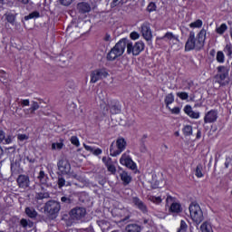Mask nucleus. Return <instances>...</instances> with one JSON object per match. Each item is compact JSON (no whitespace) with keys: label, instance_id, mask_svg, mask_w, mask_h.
<instances>
[{"label":"nucleus","instance_id":"nucleus-1","mask_svg":"<svg viewBox=\"0 0 232 232\" xmlns=\"http://www.w3.org/2000/svg\"><path fill=\"white\" fill-rule=\"evenodd\" d=\"M126 50V39L120 40L107 53V61H115L122 56Z\"/></svg>","mask_w":232,"mask_h":232},{"label":"nucleus","instance_id":"nucleus-2","mask_svg":"<svg viewBox=\"0 0 232 232\" xmlns=\"http://www.w3.org/2000/svg\"><path fill=\"white\" fill-rule=\"evenodd\" d=\"M128 142L124 138H118L115 142H112L110 148L111 157H118L126 150Z\"/></svg>","mask_w":232,"mask_h":232},{"label":"nucleus","instance_id":"nucleus-3","mask_svg":"<svg viewBox=\"0 0 232 232\" xmlns=\"http://www.w3.org/2000/svg\"><path fill=\"white\" fill-rule=\"evenodd\" d=\"M188 209L191 220L198 226L201 224L202 220H204V213L202 212V208H200V205L198 203H191Z\"/></svg>","mask_w":232,"mask_h":232},{"label":"nucleus","instance_id":"nucleus-4","mask_svg":"<svg viewBox=\"0 0 232 232\" xmlns=\"http://www.w3.org/2000/svg\"><path fill=\"white\" fill-rule=\"evenodd\" d=\"M229 68L226 66L218 67V74L216 75V79L221 86H226V84H229Z\"/></svg>","mask_w":232,"mask_h":232},{"label":"nucleus","instance_id":"nucleus-5","mask_svg":"<svg viewBox=\"0 0 232 232\" xmlns=\"http://www.w3.org/2000/svg\"><path fill=\"white\" fill-rule=\"evenodd\" d=\"M127 53H132V55H140V52L144 50V43L137 42L133 44L131 42L126 40Z\"/></svg>","mask_w":232,"mask_h":232},{"label":"nucleus","instance_id":"nucleus-6","mask_svg":"<svg viewBox=\"0 0 232 232\" xmlns=\"http://www.w3.org/2000/svg\"><path fill=\"white\" fill-rule=\"evenodd\" d=\"M109 76L110 73L106 69H96L91 72V82L95 84V82H98V81H102V79H106Z\"/></svg>","mask_w":232,"mask_h":232},{"label":"nucleus","instance_id":"nucleus-7","mask_svg":"<svg viewBox=\"0 0 232 232\" xmlns=\"http://www.w3.org/2000/svg\"><path fill=\"white\" fill-rule=\"evenodd\" d=\"M167 206H169V213H182V205L175 198L168 196L166 198Z\"/></svg>","mask_w":232,"mask_h":232},{"label":"nucleus","instance_id":"nucleus-8","mask_svg":"<svg viewBox=\"0 0 232 232\" xmlns=\"http://www.w3.org/2000/svg\"><path fill=\"white\" fill-rule=\"evenodd\" d=\"M120 164H121V166L129 168V169H137V163L133 160H131V156H130V151H126L121 155V157L120 158Z\"/></svg>","mask_w":232,"mask_h":232},{"label":"nucleus","instance_id":"nucleus-9","mask_svg":"<svg viewBox=\"0 0 232 232\" xmlns=\"http://www.w3.org/2000/svg\"><path fill=\"white\" fill-rule=\"evenodd\" d=\"M195 48H202V47L198 44V42L195 37V32L190 31L188 34V38L185 44V52H191V50H195Z\"/></svg>","mask_w":232,"mask_h":232},{"label":"nucleus","instance_id":"nucleus-10","mask_svg":"<svg viewBox=\"0 0 232 232\" xmlns=\"http://www.w3.org/2000/svg\"><path fill=\"white\" fill-rule=\"evenodd\" d=\"M69 215L72 220H82L86 217V208L76 207L70 211Z\"/></svg>","mask_w":232,"mask_h":232},{"label":"nucleus","instance_id":"nucleus-11","mask_svg":"<svg viewBox=\"0 0 232 232\" xmlns=\"http://www.w3.org/2000/svg\"><path fill=\"white\" fill-rule=\"evenodd\" d=\"M44 211L49 213V215H55L61 211V204L57 201H48L45 204Z\"/></svg>","mask_w":232,"mask_h":232},{"label":"nucleus","instance_id":"nucleus-12","mask_svg":"<svg viewBox=\"0 0 232 232\" xmlns=\"http://www.w3.org/2000/svg\"><path fill=\"white\" fill-rule=\"evenodd\" d=\"M218 119V111L210 110L205 114L204 122L205 124H211L213 122H217Z\"/></svg>","mask_w":232,"mask_h":232},{"label":"nucleus","instance_id":"nucleus-13","mask_svg":"<svg viewBox=\"0 0 232 232\" xmlns=\"http://www.w3.org/2000/svg\"><path fill=\"white\" fill-rule=\"evenodd\" d=\"M102 162L105 164L107 170L111 173V175H115L117 173V168L115 167V162L111 160L110 157H103Z\"/></svg>","mask_w":232,"mask_h":232},{"label":"nucleus","instance_id":"nucleus-14","mask_svg":"<svg viewBox=\"0 0 232 232\" xmlns=\"http://www.w3.org/2000/svg\"><path fill=\"white\" fill-rule=\"evenodd\" d=\"M58 169L63 173V175H68L72 169V165H70L68 160H62L58 162Z\"/></svg>","mask_w":232,"mask_h":232},{"label":"nucleus","instance_id":"nucleus-15","mask_svg":"<svg viewBox=\"0 0 232 232\" xmlns=\"http://www.w3.org/2000/svg\"><path fill=\"white\" fill-rule=\"evenodd\" d=\"M163 39H165L167 43L171 44V46H175L176 44H179V43H180V40H179V35L173 34V33L171 32H167L164 34Z\"/></svg>","mask_w":232,"mask_h":232},{"label":"nucleus","instance_id":"nucleus-16","mask_svg":"<svg viewBox=\"0 0 232 232\" xmlns=\"http://www.w3.org/2000/svg\"><path fill=\"white\" fill-rule=\"evenodd\" d=\"M16 182L19 188H22V189H26V188H30V177H28L27 175L18 176Z\"/></svg>","mask_w":232,"mask_h":232},{"label":"nucleus","instance_id":"nucleus-17","mask_svg":"<svg viewBox=\"0 0 232 232\" xmlns=\"http://www.w3.org/2000/svg\"><path fill=\"white\" fill-rule=\"evenodd\" d=\"M141 34L142 36L144 37V39H146V41H150L151 40V27H150V24L149 23H144L141 25Z\"/></svg>","mask_w":232,"mask_h":232},{"label":"nucleus","instance_id":"nucleus-18","mask_svg":"<svg viewBox=\"0 0 232 232\" xmlns=\"http://www.w3.org/2000/svg\"><path fill=\"white\" fill-rule=\"evenodd\" d=\"M112 104H113V102H107L106 106H104L103 104H101V107L103 108V111L105 112L111 111V113L112 114L119 113L121 111V109Z\"/></svg>","mask_w":232,"mask_h":232},{"label":"nucleus","instance_id":"nucleus-19","mask_svg":"<svg viewBox=\"0 0 232 232\" xmlns=\"http://www.w3.org/2000/svg\"><path fill=\"white\" fill-rule=\"evenodd\" d=\"M184 112L188 115L190 119H200V112L193 111L191 105H186L184 107Z\"/></svg>","mask_w":232,"mask_h":232},{"label":"nucleus","instance_id":"nucleus-20","mask_svg":"<svg viewBox=\"0 0 232 232\" xmlns=\"http://www.w3.org/2000/svg\"><path fill=\"white\" fill-rule=\"evenodd\" d=\"M77 10L80 14H88V12L92 10V7L90 6V4L82 2L77 5Z\"/></svg>","mask_w":232,"mask_h":232},{"label":"nucleus","instance_id":"nucleus-21","mask_svg":"<svg viewBox=\"0 0 232 232\" xmlns=\"http://www.w3.org/2000/svg\"><path fill=\"white\" fill-rule=\"evenodd\" d=\"M206 29H201L196 38V41H198V44L201 48L204 46V43H206Z\"/></svg>","mask_w":232,"mask_h":232},{"label":"nucleus","instance_id":"nucleus-22","mask_svg":"<svg viewBox=\"0 0 232 232\" xmlns=\"http://www.w3.org/2000/svg\"><path fill=\"white\" fill-rule=\"evenodd\" d=\"M13 138L11 135H7L5 131L0 130V144H12Z\"/></svg>","mask_w":232,"mask_h":232},{"label":"nucleus","instance_id":"nucleus-23","mask_svg":"<svg viewBox=\"0 0 232 232\" xmlns=\"http://www.w3.org/2000/svg\"><path fill=\"white\" fill-rule=\"evenodd\" d=\"M132 202L135 206H137L138 208L140 209V211H143V213L148 211L146 205H144V203L139 198H133Z\"/></svg>","mask_w":232,"mask_h":232},{"label":"nucleus","instance_id":"nucleus-24","mask_svg":"<svg viewBox=\"0 0 232 232\" xmlns=\"http://www.w3.org/2000/svg\"><path fill=\"white\" fill-rule=\"evenodd\" d=\"M121 179L123 182L124 186H128V184H130V182H131V176L126 172V171H122L121 174Z\"/></svg>","mask_w":232,"mask_h":232},{"label":"nucleus","instance_id":"nucleus-25","mask_svg":"<svg viewBox=\"0 0 232 232\" xmlns=\"http://www.w3.org/2000/svg\"><path fill=\"white\" fill-rule=\"evenodd\" d=\"M126 232H140L142 227L137 224H130L125 227Z\"/></svg>","mask_w":232,"mask_h":232},{"label":"nucleus","instance_id":"nucleus-26","mask_svg":"<svg viewBox=\"0 0 232 232\" xmlns=\"http://www.w3.org/2000/svg\"><path fill=\"white\" fill-rule=\"evenodd\" d=\"M164 196H149V200L152 202L153 204H156L159 206L160 204H162V200H164Z\"/></svg>","mask_w":232,"mask_h":232},{"label":"nucleus","instance_id":"nucleus-27","mask_svg":"<svg viewBox=\"0 0 232 232\" xmlns=\"http://www.w3.org/2000/svg\"><path fill=\"white\" fill-rule=\"evenodd\" d=\"M37 179L39 180L40 184L44 186L48 182V175L44 173V170H41L38 174Z\"/></svg>","mask_w":232,"mask_h":232},{"label":"nucleus","instance_id":"nucleus-28","mask_svg":"<svg viewBox=\"0 0 232 232\" xmlns=\"http://www.w3.org/2000/svg\"><path fill=\"white\" fill-rule=\"evenodd\" d=\"M175 102V95L173 93H169L165 96V104L167 108H169V104Z\"/></svg>","mask_w":232,"mask_h":232},{"label":"nucleus","instance_id":"nucleus-29","mask_svg":"<svg viewBox=\"0 0 232 232\" xmlns=\"http://www.w3.org/2000/svg\"><path fill=\"white\" fill-rule=\"evenodd\" d=\"M25 213L27 217H29L30 218H35V217H37V211H35V208H30V207L26 208Z\"/></svg>","mask_w":232,"mask_h":232},{"label":"nucleus","instance_id":"nucleus-30","mask_svg":"<svg viewBox=\"0 0 232 232\" xmlns=\"http://www.w3.org/2000/svg\"><path fill=\"white\" fill-rule=\"evenodd\" d=\"M227 30V24H221L220 26L216 27V32L218 34V35H224L226 31Z\"/></svg>","mask_w":232,"mask_h":232},{"label":"nucleus","instance_id":"nucleus-31","mask_svg":"<svg viewBox=\"0 0 232 232\" xmlns=\"http://www.w3.org/2000/svg\"><path fill=\"white\" fill-rule=\"evenodd\" d=\"M200 229L202 232H213V228L211 227V225L208 222H204L200 226Z\"/></svg>","mask_w":232,"mask_h":232},{"label":"nucleus","instance_id":"nucleus-32","mask_svg":"<svg viewBox=\"0 0 232 232\" xmlns=\"http://www.w3.org/2000/svg\"><path fill=\"white\" fill-rule=\"evenodd\" d=\"M50 194L48 192H37L35 194L36 200H43L44 198H49Z\"/></svg>","mask_w":232,"mask_h":232},{"label":"nucleus","instance_id":"nucleus-33","mask_svg":"<svg viewBox=\"0 0 232 232\" xmlns=\"http://www.w3.org/2000/svg\"><path fill=\"white\" fill-rule=\"evenodd\" d=\"M183 133L186 137L193 135V127L191 125H186L183 128Z\"/></svg>","mask_w":232,"mask_h":232},{"label":"nucleus","instance_id":"nucleus-34","mask_svg":"<svg viewBox=\"0 0 232 232\" xmlns=\"http://www.w3.org/2000/svg\"><path fill=\"white\" fill-rule=\"evenodd\" d=\"M39 17H40L39 12L34 11L33 13L24 16V21H30V19H37Z\"/></svg>","mask_w":232,"mask_h":232},{"label":"nucleus","instance_id":"nucleus-35","mask_svg":"<svg viewBox=\"0 0 232 232\" xmlns=\"http://www.w3.org/2000/svg\"><path fill=\"white\" fill-rule=\"evenodd\" d=\"M204 22L202 20L198 19L195 22L189 24V28H202Z\"/></svg>","mask_w":232,"mask_h":232},{"label":"nucleus","instance_id":"nucleus-36","mask_svg":"<svg viewBox=\"0 0 232 232\" xmlns=\"http://www.w3.org/2000/svg\"><path fill=\"white\" fill-rule=\"evenodd\" d=\"M224 53L227 57H231L232 55V44L231 43H227L225 48H224Z\"/></svg>","mask_w":232,"mask_h":232},{"label":"nucleus","instance_id":"nucleus-37","mask_svg":"<svg viewBox=\"0 0 232 232\" xmlns=\"http://www.w3.org/2000/svg\"><path fill=\"white\" fill-rule=\"evenodd\" d=\"M202 169H204V167H202V164H198L196 168V177L198 179H202L204 177V174L202 173Z\"/></svg>","mask_w":232,"mask_h":232},{"label":"nucleus","instance_id":"nucleus-38","mask_svg":"<svg viewBox=\"0 0 232 232\" xmlns=\"http://www.w3.org/2000/svg\"><path fill=\"white\" fill-rule=\"evenodd\" d=\"M20 224H21V226H23L24 227V229H26L28 227H34V223L32 221H28L24 218L21 219Z\"/></svg>","mask_w":232,"mask_h":232},{"label":"nucleus","instance_id":"nucleus-39","mask_svg":"<svg viewBox=\"0 0 232 232\" xmlns=\"http://www.w3.org/2000/svg\"><path fill=\"white\" fill-rule=\"evenodd\" d=\"M64 186H71L70 182H66V179L64 178L60 177L58 178V187L61 189V188H64Z\"/></svg>","mask_w":232,"mask_h":232},{"label":"nucleus","instance_id":"nucleus-40","mask_svg":"<svg viewBox=\"0 0 232 232\" xmlns=\"http://www.w3.org/2000/svg\"><path fill=\"white\" fill-rule=\"evenodd\" d=\"M5 19L8 23H10L11 24H14V23H15V15L13 14L12 13H6L5 14Z\"/></svg>","mask_w":232,"mask_h":232},{"label":"nucleus","instance_id":"nucleus-41","mask_svg":"<svg viewBox=\"0 0 232 232\" xmlns=\"http://www.w3.org/2000/svg\"><path fill=\"white\" fill-rule=\"evenodd\" d=\"M177 97H179L181 101H188L189 98V94L186 92H179L176 93Z\"/></svg>","mask_w":232,"mask_h":232},{"label":"nucleus","instance_id":"nucleus-42","mask_svg":"<svg viewBox=\"0 0 232 232\" xmlns=\"http://www.w3.org/2000/svg\"><path fill=\"white\" fill-rule=\"evenodd\" d=\"M216 59H217L218 63H224L226 56L224 55V53L222 51H218L217 53Z\"/></svg>","mask_w":232,"mask_h":232},{"label":"nucleus","instance_id":"nucleus-43","mask_svg":"<svg viewBox=\"0 0 232 232\" xmlns=\"http://www.w3.org/2000/svg\"><path fill=\"white\" fill-rule=\"evenodd\" d=\"M187 231H188V223H186V221L184 220H181L178 232H187Z\"/></svg>","mask_w":232,"mask_h":232},{"label":"nucleus","instance_id":"nucleus-44","mask_svg":"<svg viewBox=\"0 0 232 232\" xmlns=\"http://www.w3.org/2000/svg\"><path fill=\"white\" fill-rule=\"evenodd\" d=\"M157 11V4L150 2L148 6H147V12L151 14V12H156Z\"/></svg>","mask_w":232,"mask_h":232},{"label":"nucleus","instance_id":"nucleus-45","mask_svg":"<svg viewBox=\"0 0 232 232\" xmlns=\"http://www.w3.org/2000/svg\"><path fill=\"white\" fill-rule=\"evenodd\" d=\"M71 144H73V146H76V148H79L81 146V142L79 141V138L77 136L71 137Z\"/></svg>","mask_w":232,"mask_h":232},{"label":"nucleus","instance_id":"nucleus-46","mask_svg":"<svg viewBox=\"0 0 232 232\" xmlns=\"http://www.w3.org/2000/svg\"><path fill=\"white\" fill-rule=\"evenodd\" d=\"M30 110L31 113H34L36 110H39V103L37 102H33Z\"/></svg>","mask_w":232,"mask_h":232},{"label":"nucleus","instance_id":"nucleus-47","mask_svg":"<svg viewBox=\"0 0 232 232\" xmlns=\"http://www.w3.org/2000/svg\"><path fill=\"white\" fill-rule=\"evenodd\" d=\"M63 142H58V143H53L52 144V150H63Z\"/></svg>","mask_w":232,"mask_h":232},{"label":"nucleus","instance_id":"nucleus-48","mask_svg":"<svg viewBox=\"0 0 232 232\" xmlns=\"http://www.w3.org/2000/svg\"><path fill=\"white\" fill-rule=\"evenodd\" d=\"M130 39H132V41H137V39H139V37H140V34L137 32H132L130 34Z\"/></svg>","mask_w":232,"mask_h":232},{"label":"nucleus","instance_id":"nucleus-49","mask_svg":"<svg viewBox=\"0 0 232 232\" xmlns=\"http://www.w3.org/2000/svg\"><path fill=\"white\" fill-rule=\"evenodd\" d=\"M73 1L75 0H60V3L63 5V6H70Z\"/></svg>","mask_w":232,"mask_h":232},{"label":"nucleus","instance_id":"nucleus-50","mask_svg":"<svg viewBox=\"0 0 232 232\" xmlns=\"http://www.w3.org/2000/svg\"><path fill=\"white\" fill-rule=\"evenodd\" d=\"M169 110H170L171 113H174V115H179V113H180V109L179 107H174V108H169Z\"/></svg>","mask_w":232,"mask_h":232},{"label":"nucleus","instance_id":"nucleus-51","mask_svg":"<svg viewBox=\"0 0 232 232\" xmlns=\"http://www.w3.org/2000/svg\"><path fill=\"white\" fill-rule=\"evenodd\" d=\"M18 140H28V135L26 134H18L17 136Z\"/></svg>","mask_w":232,"mask_h":232},{"label":"nucleus","instance_id":"nucleus-52","mask_svg":"<svg viewBox=\"0 0 232 232\" xmlns=\"http://www.w3.org/2000/svg\"><path fill=\"white\" fill-rule=\"evenodd\" d=\"M83 148L86 150V151H90V153H92V151H93V150H94L93 147L89 146V145H87V144H85V143H83Z\"/></svg>","mask_w":232,"mask_h":232},{"label":"nucleus","instance_id":"nucleus-53","mask_svg":"<svg viewBox=\"0 0 232 232\" xmlns=\"http://www.w3.org/2000/svg\"><path fill=\"white\" fill-rule=\"evenodd\" d=\"M102 153V150L97 148V149H93V151H92V155H101Z\"/></svg>","mask_w":232,"mask_h":232},{"label":"nucleus","instance_id":"nucleus-54","mask_svg":"<svg viewBox=\"0 0 232 232\" xmlns=\"http://www.w3.org/2000/svg\"><path fill=\"white\" fill-rule=\"evenodd\" d=\"M21 104L24 106H30V100H22Z\"/></svg>","mask_w":232,"mask_h":232},{"label":"nucleus","instance_id":"nucleus-55","mask_svg":"<svg viewBox=\"0 0 232 232\" xmlns=\"http://www.w3.org/2000/svg\"><path fill=\"white\" fill-rule=\"evenodd\" d=\"M104 41H106L107 43H111V35H110V34H105V36H104Z\"/></svg>","mask_w":232,"mask_h":232},{"label":"nucleus","instance_id":"nucleus-56","mask_svg":"<svg viewBox=\"0 0 232 232\" xmlns=\"http://www.w3.org/2000/svg\"><path fill=\"white\" fill-rule=\"evenodd\" d=\"M61 200L62 202H70V198H68L67 197H62Z\"/></svg>","mask_w":232,"mask_h":232},{"label":"nucleus","instance_id":"nucleus-57","mask_svg":"<svg viewBox=\"0 0 232 232\" xmlns=\"http://www.w3.org/2000/svg\"><path fill=\"white\" fill-rule=\"evenodd\" d=\"M24 111L25 115H30V113H32V110H30V108L24 109Z\"/></svg>","mask_w":232,"mask_h":232},{"label":"nucleus","instance_id":"nucleus-58","mask_svg":"<svg viewBox=\"0 0 232 232\" xmlns=\"http://www.w3.org/2000/svg\"><path fill=\"white\" fill-rule=\"evenodd\" d=\"M114 5H122V0H113Z\"/></svg>","mask_w":232,"mask_h":232},{"label":"nucleus","instance_id":"nucleus-59","mask_svg":"<svg viewBox=\"0 0 232 232\" xmlns=\"http://www.w3.org/2000/svg\"><path fill=\"white\" fill-rule=\"evenodd\" d=\"M196 137L197 139H200V137H202V131H200V130H198Z\"/></svg>","mask_w":232,"mask_h":232},{"label":"nucleus","instance_id":"nucleus-60","mask_svg":"<svg viewBox=\"0 0 232 232\" xmlns=\"http://www.w3.org/2000/svg\"><path fill=\"white\" fill-rule=\"evenodd\" d=\"M5 155V151L3 150V148L0 146V159Z\"/></svg>","mask_w":232,"mask_h":232},{"label":"nucleus","instance_id":"nucleus-61","mask_svg":"<svg viewBox=\"0 0 232 232\" xmlns=\"http://www.w3.org/2000/svg\"><path fill=\"white\" fill-rule=\"evenodd\" d=\"M20 3H23L24 5H28L30 0H18Z\"/></svg>","mask_w":232,"mask_h":232},{"label":"nucleus","instance_id":"nucleus-62","mask_svg":"<svg viewBox=\"0 0 232 232\" xmlns=\"http://www.w3.org/2000/svg\"><path fill=\"white\" fill-rule=\"evenodd\" d=\"M6 75V72L5 71H0V76L5 77Z\"/></svg>","mask_w":232,"mask_h":232},{"label":"nucleus","instance_id":"nucleus-63","mask_svg":"<svg viewBox=\"0 0 232 232\" xmlns=\"http://www.w3.org/2000/svg\"><path fill=\"white\" fill-rule=\"evenodd\" d=\"M5 1L4 0H0V5H4Z\"/></svg>","mask_w":232,"mask_h":232},{"label":"nucleus","instance_id":"nucleus-64","mask_svg":"<svg viewBox=\"0 0 232 232\" xmlns=\"http://www.w3.org/2000/svg\"><path fill=\"white\" fill-rule=\"evenodd\" d=\"M226 168H228V165H227V163H226Z\"/></svg>","mask_w":232,"mask_h":232}]
</instances>
